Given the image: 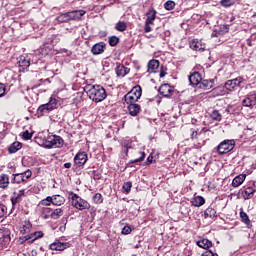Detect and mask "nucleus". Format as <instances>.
Returning a JSON list of instances; mask_svg holds the SVG:
<instances>
[{"label":"nucleus","instance_id":"nucleus-58","mask_svg":"<svg viewBox=\"0 0 256 256\" xmlns=\"http://www.w3.org/2000/svg\"><path fill=\"white\" fill-rule=\"evenodd\" d=\"M65 169H71V162H66L64 164Z\"/></svg>","mask_w":256,"mask_h":256},{"label":"nucleus","instance_id":"nucleus-53","mask_svg":"<svg viewBox=\"0 0 256 256\" xmlns=\"http://www.w3.org/2000/svg\"><path fill=\"white\" fill-rule=\"evenodd\" d=\"M21 200L18 198V196H14L11 198L12 205H17Z\"/></svg>","mask_w":256,"mask_h":256},{"label":"nucleus","instance_id":"nucleus-25","mask_svg":"<svg viewBox=\"0 0 256 256\" xmlns=\"http://www.w3.org/2000/svg\"><path fill=\"white\" fill-rule=\"evenodd\" d=\"M44 105H46L48 111H53L54 109H57L59 101L55 98H50L49 102Z\"/></svg>","mask_w":256,"mask_h":256},{"label":"nucleus","instance_id":"nucleus-30","mask_svg":"<svg viewBox=\"0 0 256 256\" xmlns=\"http://www.w3.org/2000/svg\"><path fill=\"white\" fill-rule=\"evenodd\" d=\"M192 205L194 207H201L202 205H205V198L203 196H196L192 200Z\"/></svg>","mask_w":256,"mask_h":256},{"label":"nucleus","instance_id":"nucleus-37","mask_svg":"<svg viewBox=\"0 0 256 256\" xmlns=\"http://www.w3.org/2000/svg\"><path fill=\"white\" fill-rule=\"evenodd\" d=\"M63 215V209L61 208H57L55 209L51 214L50 217L52 219H59V217H61Z\"/></svg>","mask_w":256,"mask_h":256},{"label":"nucleus","instance_id":"nucleus-22","mask_svg":"<svg viewBox=\"0 0 256 256\" xmlns=\"http://www.w3.org/2000/svg\"><path fill=\"white\" fill-rule=\"evenodd\" d=\"M18 65H19V67H22L23 69H27V67H29V65H31V61L26 56H20L19 60H18Z\"/></svg>","mask_w":256,"mask_h":256},{"label":"nucleus","instance_id":"nucleus-28","mask_svg":"<svg viewBox=\"0 0 256 256\" xmlns=\"http://www.w3.org/2000/svg\"><path fill=\"white\" fill-rule=\"evenodd\" d=\"M22 147H23V144H21V142H14L9 146L8 152L11 154L17 153V151H19V149H21Z\"/></svg>","mask_w":256,"mask_h":256},{"label":"nucleus","instance_id":"nucleus-7","mask_svg":"<svg viewBox=\"0 0 256 256\" xmlns=\"http://www.w3.org/2000/svg\"><path fill=\"white\" fill-rule=\"evenodd\" d=\"M242 83H243V78L238 77V78L226 81V83L224 84V87L225 89H227V91H235L237 87H241Z\"/></svg>","mask_w":256,"mask_h":256},{"label":"nucleus","instance_id":"nucleus-26","mask_svg":"<svg viewBox=\"0 0 256 256\" xmlns=\"http://www.w3.org/2000/svg\"><path fill=\"white\" fill-rule=\"evenodd\" d=\"M31 227H32L31 222L24 221L22 223V226L20 227V233H22V235H26V233H30Z\"/></svg>","mask_w":256,"mask_h":256},{"label":"nucleus","instance_id":"nucleus-51","mask_svg":"<svg viewBox=\"0 0 256 256\" xmlns=\"http://www.w3.org/2000/svg\"><path fill=\"white\" fill-rule=\"evenodd\" d=\"M201 256H219L217 253H213L211 250H206L205 252L202 253Z\"/></svg>","mask_w":256,"mask_h":256},{"label":"nucleus","instance_id":"nucleus-18","mask_svg":"<svg viewBox=\"0 0 256 256\" xmlns=\"http://www.w3.org/2000/svg\"><path fill=\"white\" fill-rule=\"evenodd\" d=\"M246 178H247V175H245V174H240V175L236 176L232 180V187H239V186L243 185Z\"/></svg>","mask_w":256,"mask_h":256},{"label":"nucleus","instance_id":"nucleus-41","mask_svg":"<svg viewBox=\"0 0 256 256\" xmlns=\"http://www.w3.org/2000/svg\"><path fill=\"white\" fill-rule=\"evenodd\" d=\"M164 9L167 11H173V9H175V2L168 0L166 3H164Z\"/></svg>","mask_w":256,"mask_h":256},{"label":"nucleus","instance_id":"nucleus-24","mask_svg":"<svg viewBox=\"0 0 256 256\" xmlns=\"http://www.w3.org/2000/svg\"><path fill=\"white\" fill-rule=\"evenodd\" d=\"M128 73H129V68L123 65L117 66L116 75H118V77H125V75H127Z\"/></svg>","mask_w":256,"mask_h":256},{"label":"nucleus","instance_id":"nucleus-14","mask_svg":"<svg viewBox=\"0 0 256 256\" xmlns=\"http://www.w3.org/2000/svg\"><path fill=\"white\" fill-rule=\"evenodd\" d=\"M128 106V111H129V115H131V117H137V115H139V113L141 112V106L139 104L134 103H127Z\"/></svg>","mask_w":256,"mask_h":256},{"label":"nucleus","instance_id":"nucleus-50","mask_svg":"<svg viewBox=\"0 0 256 256\" xmlns=\"http://www.w3.org/2000/svg\"><path fill=\"white\" fill-rule=\"evenodd\" d=\"M22 175L24 176L25 181H27V179H30L31 175H33V172H31V170H26L25 172H22Z\"/></svg>","mask_w":256,"mask_h":256},{"label":"nucleus","instance_id":"nucleus-62","mask_svg":"<svg viewBox=\"0 0 256 256\" xmlns=\"http://www.w3.org/2000/svg\"><path fill=\"white\" fill-rule=\"evenodd\" d=\"M129 151V148L126 149V152Z\"/></svg>","mask_w":256,"mask_h":256},{"label":"nucleus","instance_id":"nucleus-34","mask_svg":"<svg viewBox=\"0 0 256 256\" xmlns=\"http://www.w3.org/2000/svg\"><path fill=\"white\" fill-rule=\"evenodd\" d=\"M47 113H51L49 108L45 104H42L37 109V115H40V117H43V115H47Z\"/></svg>","mask_w":256,"mask_h":256},{"label":"nucleus","instance_id":"nucleus-40","mask_svg":"<svg viewBox=\"0 0 256 256\" xmlns=\"http://www.w3.org/2000/svg\"><path fill=\"white\" fill-rule=\"evenodd\" d=\"M51 203H53V198L51 196H48L45 199L41 200L40 205L44 207H49Z\"/></svg>","mask_w":256,"mask_h":256},{"label":"nucleus","instance_id":"nucleus-10","mask_svg":"<svg viewBox=\"0 0 256 256\" xmlns=\"http://www.w3.org/2000/svg\"><path fill=\"white\" fill-rule=\"evenodd\" d=\"M242 105H243V107H255V105H256V93L248 94L242 100Z\"/></svg>","mask_w":256,"mask_h":256},{"label":"nucleus","instance_id":"nucleus-13","mask_svg":"<svg viewBox=\"0 0 256 256\" xmlns=\"http://www.w3.org/2000/svg\"><path fill=\"white\" fill-rule=\"evenodd\" d=\"M2 236L0 237V243L3 245H9L11 243V231L7 228L1 230Z\"/></svg>","mask_w":256,"mask_h":256},{"label":"nucleus","instance_id":"nucleus-3","mask_svg":"<svg viewBox=\"0 0 256 256\" xmlns=\"http://www.w3.org/2000/svg\"><path fill=\"white\" fill-rule=\"evenodd\" d=\"M64 141L61 136H48L46 139L43 140L42 145L46 149H61L63 147Z\"/></svg>","mask_w":256,"mask_h":256},{"label":"nucleus","instance_id":"nucleus-36","mask_svg":"<svg viewBox=\"0 0 256 256\" xmlns=\"http://www.w3.org/2000/svg\"><path fill=\"white\" fill-rule=\"evenodd\" d=\"M116 31H120V33H123V31H127V23L125 21H119L115 26Z\"/></svg>","mask_w":256,"mask_h":256},{"label":"nucleus","instance_id":"nucleus-20","mask_svg":"<svg viewBox=\"0 0 256 256\" xmlns=\"http://www.w3.org/2000/svg\"><path fill=\"white\" fill-rule=\"evenodd\" d=\"M9 187V175L2 173L0 174V189H7Z\"/></svg>","mask_w":256,"mask_h":256},{"label":"nucleus","instance_id":"nucleus-27","mask_svg":"<svg viewBox=\"0 0 256 256\" xmlns=\"http://www.w3.org/2000/svg\"><path fill=\"white\" fill-rule=\"evenodd\" d=\"M200 89H204V91H209V89H213V80H203L200 82Z\"/></svg>","mask_w":256,"mask_h":256},{"label":"nucleus","instance_id":"nucleus-44","mask_svg":"<svg viewBox=\"0 0 256 256\" xmlns=\"http://www.w3.org/2000/svg\"><path fill=\"white\" fill-rule=\"evenodd\" d=\"M119 43V38L117 36H111L109 38L110 47H115Z\"/></svg>","mask_w":256,"mask_h":256},{"label":"nucleus","instance_id":"nucleus-47","mask_svg":"<svg viewBox=\"0 0 256 256\" xmlns=\"http://www.w3.org/2000/svg\"><path fill=\"white\" fill-rule=\"evenodd\" d=\"M32 137H33V134L30 133L28 130L22 133V139H24V141H29V139H31Z\"/></svg>","mask_w":256,"mask_h":256},{"label":"nucleus","instance_id":"nucleus-55","mask_svg":"<svg viewBox=\"0 0 256 256\" xmlns=\"http://www.w3.org/2000/svg\"><path fill=\"white\" fill-rule=\"evenodd\" d=\"M151 163H153V155L150 154L146 160V165H151Z\"/></svg>","mask_w":256,"mask_h":256},{"label":"nucleus","instance_id":"nucleus-9","mask_svg":"<svg viewBox=\"0 0 256 256\" xmlns=\"http://www.w3.org/2000/svg\"><path fill=\"white\" fill-rule=\"evenodd\" d=\"M71 244L69 242H53L50 244L51 251H65V249H69Z\"/></svg>","mask_w":256,"mask_h":256},{"label":"nucleus","instance_id":"nucleus-49","mask_svg":"<svg viewBox=\"0 0 256 256\" xmlns=\"http://www.w3.org/2000/svg\"><path fill=\"white\" fill-rule=\"evenodd\" d=\"M131 231H132L131 226L126 225L122 228V235H129Z\"/></svg>","mask_w":256,"mask_h":256},{"label":"nucleus","instance_id":"nucleus-46","mask_svg":"<svg viewBox=\"0 0 256 256\" xmlns=\"http://www.w3.org/2000/svg\"><path fill=\"white\" fill-rule=\"evenodd\" d=\"M7 215V206L0 204V219H3Z\"/></svg>","mask_w":256,"mask_h":256},{"label":"nucleus","instance_id":"nucleus-60","mask_svg":"<svg viewBox=\"0 0 256 256\" xmlns=\"http://www.w3.org/2000/svg\"><path fill=\"white\" fill-rule=\"evenodd\" d=\"M160 77H161V78L165 77V72L161 71V72H160Z\"/></svg>","mask_w":256,"mask_h":256},{"label":"nucleus","instance_id":"nucleus-21","mask_svg":"<svg viewBox=\"0 0 256 256\" xmlns=\"http://www.w3.org/2000/svg\"><path fill=\"white\" fill-rule=\"evenodd\" d=\"M253 195H255V190L253 187L249 186L246 187L243 192H242V197L243 199L247 200V199H251L253 197Z\"/></svg>","mask_w":256,"mask_h":256},{"label":"nucleus","instance_id":"nucleus-42","mask_svg":"<svg viewBox=\"0 0 256 256\" xmlns=\"http://www.w3.org/2000/svg\"><path fill=\"white\" fill-rule=\"evenodd\" d=\"M93 202L96 203V205H100V203H103V195H101V193H96L93 196Z\"/></svg>","mask_w":256,"mask_h":256},{"label":"nucleus","instance_id":"nucleus-39","mask_svg":"<svg viewBox=\"0 0 256 256\" xmlns=\"http://www.w3.org/2000/svg\"><path fill=\"white\" fill-rule=\"evenodd\" d=\"M131 187H133V184L131 182H125L122 186L123 193L128 195V193L131 192Z\"/></svg>","mask_w":256,"mask_h":256},{"label":"nucleus","instance_id":"nucleus-29","mask_svg":"<svg viewBox=\"0 0 256 256\" xmlns=\"http://www.w3.org/2000/svg\"><path fill=\"white\" fill-rule=\"evenodd\" d=\"M25 181V176L22 173L13 174L12 183H17L19 185L25 183Z\"/></svg>","mask_w":256,"mask_h":256},{"label":"nucleus","instance_id":"nucleus-35","mask_svg":"<svg viewBox=\"0 0 256 256\" xmlns=\"http://www.w3.org/2000/svg\"><path fill=\"white\" fill-rule=\"evenodd\" d=\"M204 217L205 219H213L214 217H217V211H215L213 208H207L204 212Z\"/></svg>","mask_w":256,"mask_h":256},{"label":"nucleus","instance_id":"nucleus-17","mask_svg":"<svg viewBox=\"0 0 256 256\" xmlns=\"http://www.w3.org/2000/svg\"><path fill=\"white\" fill-rule=\"evenodd\" d=\"M190 49H193V51H205V44L201 40H192Z\"/></svg>","mask_w":256,"mask_h":256},{"label":"nucleus","instance_id":"nucleus-61","mask_svg":"<svg viewBox=\"0 0 256 256\" xmlns=\"http://www.w3.org/2000/svg\"><path fill=\"white\" fill-rule=\"evenodd\" d=\"M254 187H256V182H254Z\"/></svg>","mask_w":256,"mask_h":256},{"label":"nucleus","instance_id":"nucleus-31","mask_svg":"<svg viewBox=\"0 0 256 256\" xmlns=\"http://www.w3.org/2000/svg\"><path fill=\"white\" fill-rule=\"evenodd\" d=\"M197 245L202 249H209L213 243L209 239H202L197 242Z\"/></svg>","mask_w":256,"mask_h":256},{"label":"nucleus","instance_id":"nucleus-15","mask_svg":"<svg viewBox=\"0 0 256 256\" xmlns=\"http://www.w3.org/2000/svg\"><path fill=\"white\" fill-rule=\"evenodd\" d=\"M160 95H163V97H171L173 95V87L169 84H163L159 88Z\"/></svg>","mask_w":256,"mask_h":256},{"label":"nucleus","instance_id":"nucleus-8","mask_svg":"<svg viewBox=\"0 0 256 256\" xmlns=\"http://www.w3.org/2000/svg\"><path fill=\"white\" fill-rule=\"evenodd\" d=\"M88 156L86 152H78L74 157V163L77 167H83L87 163Z\"/></svg>","mask_w":256,"mask_h":256},{"label":"nucleus","instance_id":"nucleus-38","mask_svg":"<svg viewBox=\"0 0 256 256\" xmlns=\"http://www.w3.org/2000/svg\"><path fill=\"white\" fill-rule=\"evenodd\" d=\"M210 117L213 121H221V119L223 118V116L221 115V113H219L217 110H214L211 114Z\"/></svg>","mask_w":256,"mask_h":256},{"label":"nucleus","instance_id":"nucleus-52","mask_svg":"<svg viewBox=\"0 0 256 256\" xmlns=\"http://www.w3.org/2000/svg\"><path fill=\"white\" fill-rule=\"evenodd\" d=\"M6 87L5 84L0 83V97H3L5 95Z\"/></svg>","mask_w":256,"mask_h":256},{"label":"nucleus","instance_id":"nucleus-19","mask_svg":"<svg viewBox=\"0 0 256 256\" xmlns=\"http://www.w3.org/2000/svg\"><path fill=\"white\" fill-rule=\"evenodd\" d=\"M52 197V205H55L56 207H61V205L65 204V197L61 195H53Z\"/></svg>","mask_w":256,"mask_h":256},{"label":"nucleus","instance_id":"nucleus-45","mask_svg":"<svg viewBox=\"0 0 256 256\" xmlns=\"http://www.w3.org/2000/svg\"><path fill=\"white\" fill-rule=\"evenodd\" d=\"M231 5H235V0H221L222 7H231Z\"/></svg>","mask_w":256,"mask_h":256},{"label":"nucleus","instance_id":"nucleus-2","mask_svg":"<svg viewBox=\"0 0 256 256\" xmlns=\"http://www.w3.org/2000/svg\"><path fill=\"white\" fill-rule=\"evenodd\" d=\"M69 199H71V205L78 211H85L87 209H91V204L87 202V200L81 198V196L76 193L70 192Z\"/></svg>","mask_w":256,"mask_h":256},{"label":"nucleus","instance_id":"nucleus-59","mask_svg":"<svg viewBox=\"0 0 256 256\" xmlns=\"http://www.w3.org/2000/svg\"><path fill=\"white\" fill-rule=\"evenodd\" d=\"M43 211L44 213H51V208H44Z\"/></svg>","mask_w":256,"mask_h":256},{"label":"nucleus","instance_id":"nucleus-23","mask_svg":"<svg viewBox=\"0 0 256 256\" xmlns=\"http://www.w3.org/2000/svg\"><path fill=\"white\" fill-rule=\"evenodd\" d=\"M159 69V61L158 60H150L148 62V73H155Z\"/></svg>","mask_w":256,"mask_h":256},{"label":"nucleus","instance_id":"nucleus-4","mask_svg":"<svg viewBox=\"0 0 256 256\" xmlns=\"http://www.w3.org/2000/svg\"><path fill=\"white\" fill-rule=\"evenodd\" d=\"M142 93L143 90L141 89V86H135L124 96L125 103H137V101L141 99Z\"/></svg>","mask_w":256,"mask_h":256},{"label":"nucleus","instance_id":"nucleus-57","mask_svg":"<svg viewBox=\"0 0 256 256\" xmlns=\"http://www.w3.org/2000/svg\"><path fill=\"white\" fill-rule=\"evenodd\" d=\"M197 135H199V133L197 131L193 130L192 135H191L192 139H197Z\"/></svg>","mask_w":256,"mask_h":256},{"label":"nucleus","instance_id":"nucleus-6","mask_svg":"<svg viewBox=\"0 0 256 256\" xmlns=\"http://www.w3.org/2000/svg\"><path fill=\"white\" fill-rule=\"evenodd\" d=\"M156 18H157V11L150 10L147 13V19L145 21V27H144L145 33H151L152 31L151 25H153Z\"/></svg>","mask_w":256,"mask_h":256},{"label":"nucleus","instance_id":"nucleus-16","mask_svg":"<svg viewBox=\"0 0 256 256\" xmlns=\"http://www.w3.org/2000/svg\"><path fill=\"white\" fill-rule=\"evenodd\" d=\"M43 237V232L37 231L34 233H31L30 235L24 236L23 238H20V241H29V239H32L30 243H33L34 241H37V239H41Z\"/></svg>","mask_w":256,"mask_h":256},{"label":"nucleus","instance_id":"nucleus-43","mask_svg":"<svg viewBox=\"0 0 256 256\" xmlns=\"http://www.w3.org/2000/svg\"><path fill=\"white\" fill-rule=\"evenodd\" d=\"M240 217L243 223H245V225H251V220H249V216L247 215V213L240 212Z\"/></svg>","mask_w":256,"mask_h":256},{"label":"nucleus","instance_id":"nucleus-33","mask_svg":"<svg viewBox=\"0 0 256 256\" xmlns=\"http://www.w3.org/2000/svg\"><path fill=\"white\" fill-rule=\"evenodd\" d=\"M57 21L59 23H67V21H71V14L70 12L61 14L60 16L57 17Z\"/></svg>","mask_w":256,"mask_h":256},{"label":"nucleus","instance_id":"nucleus-48","mask_svg":"<svg viewBox=\"0 0 256 256\" xmlns=\"http://www.w3.org/2000/svg\"><path fill=\"white\" fill-rule=\"evenodd\" d=\"M141 161H145V152H141V157L131 160L130 163H141Z\"/></svg>","mask_w":256,"mask_h":256},{"label":"nucleus","instance_id":"nucleus-54","mask_svg":"<svg viewBox=\"0 0 256 256\" xmlns=\"http://www.w3.org/2000/svg\"><path fill=\"white\" fill-rule=\"evenodd\" d=\"M25 195V189L19 190V192L16 194V197H18L21 200V197Z\"/></svg>","mask_w":256,"mask_h":256},{"label":"nucleus","instance_id":"nucleus-1","mask_svg":"<svg viewBox=\"0 0 256 256\" xmlns=\"http://www.w3.org/2000/svg\"><path fill=\"white\" fill-rule=\"evenodd\" d=\"M85 91L89 99L94 103H101L107 99V91L101 85H87Z\"/></svg>","mask_w":256,"mask_h":256},{"label":"nucleus","instance_id":"nucleus-11","mask_svg":"<svg viewBox=\"0 0 256 256\" xmlns=\"http://www.w3.org/2000/svg\"><path fill=\"white\" fill-rule=\"evenodd\" d=\"M105 49H107L105 42H99L92 46L91 53L94 55H101L105 53Z\"/></svg>","mask_w":256,"mask_h":256},{"label":"nucleus","instance_id":"nucleus-12","mask_svg":"<svg viewBox=\"0 0 256 256\" xmlns=\"http://www.w3.org/2000/svg\"><path fill=\"white\" fill-rule=\"evenodd\" d=\"M201 81H203V77L199 72H194L189 76L190 85L193 87H197V85H201Z\"/></svg>","mask_w":256,"mask_h":256},{"label":"nucleus","instance_id":"nucleus-5","mask_svg":"<svg viewBox=\"0 0 256 256\" xmlns=\"http://www.w3.org/2000/svg\"><path fill=\"white\" fill-rule=\"evenodd\" d=\"M235 149V140H224L217 146L219 155H226Z\"/></svg>","mask_w":256,"mask_h":256},{"label":"nucleus","instance_id":"nucleus-56","mask_svg":"<svg viewBox=\"0 0 256 256\" xmlns=\"http://www.w3.org/2000/svg\"><path fill=\"white\" fill-rule=\"evenodd\" d=\"M62 53H66V55L69 57V55H71V50H68V49H62L61 50Z\"/></svg>","mask_w":256,"mask_h":256},{"label":"nucleus","instance_id":"nucleus-32","mask_svg":"<svg viewBox=\"0 0 256 256\" xmlns=\"http://www.w3.org/2000/svg\"><path fill=\"white\" fill-rule=\"evenodd\" d=\"M85 15V10H75L70 12V20L71 19H81Z\"/></svg>","mask_w":256,"mask_h":256}]
</instances>
